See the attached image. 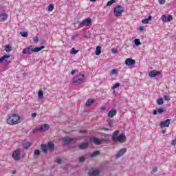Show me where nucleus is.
Returning a JSON list of instances; mask_svg holds the SVG:
<instances>
[{"instance_id": "obj_1", "label": "nucleus", "mask_w": 176, "mask_h": 176, "mask_svg": "<svg viewBox=\"0 0 176 176\" xmlns=\"http://www.w3.org/2000/svg\"><path fill=\"white\" fill-rule=\"evenodd\" d=\"M6 122L10 126H14L15 124L21 123V118L19 114L13 113L8 116Z\"/></svg>"}, {"instance_id": "obj_2", "label": "nucleus", "mask_w": 176, "mask_h": 176, "mask_svg": "<svg viewBox=\"0 0 176 176\" xmlns=\"http://www.w3.org/2000/svg\"><path fill=\"white\" fill-rule=\"evenodd\" d=\"M43 49H45V46H41L40 47L32 48V45L27 47L26 48L23 49L22 51L23 54H30L31 52L33 53H38V52H41Z\"/></svg>"}, {"instance_id": "obj_3", "label": "nucleus", "mask_w": 176, "mask_h": 176, "mask_svg": "<svg viewBox=\"0 0 176 176\" xmlns=\"http://www.w3.org/2000/svg\"><path fill=\"white\" fill-rule=\"evenodd\" d=\"M119 134V131H116L113 134V141H118V142H126V135L124 134H121L120 135H118Z\"/></svg>"}, {"instance_id": "obj_4", "label": "nucleus", "mask_w": 176, "mask_h": 176, "mask_svg": "<svg viewBox=\"0 0 176 176\" xmlns=\"http://www.w3.org/2000/svg\"><path fill=\"white\" fill-rule=\"evenodd\" d=\"M41 149L43 152H44L45 153H47V151H53V149H54V144L50 142H48L47 145L42 144Z\"/></svg>"}, {"instance_id": "obj_5", "label": "nucleus", "mask_w": 176, "mask_h": 176, "mask_svg": "<svg viewBox=\"0 0 176 176\" xmlns=\"http://www.w3.org/2000/svg\"><path fill=\"white\" fill-rule=\"evenodd\" d=\"M21 151L19 149H16L12 152V159L15 162H19L21 160Z\"/></svg>"}, {"instance_id": "obj_6", "label": "nucleus", "mask_w": 176, "mask_h": 176, "mask_svg": "<svg viewBox=\"0 0 176 176\" xmlns=\"http://www.w3.org/2000/svg\"><path fill=\"white\" fill-rule=\"evenodd\" d=\"M124 8L122 6H118L114 8V16L116 17H120L123 13Z\"/></svg>"}, {"instance_id": "obj_7", "label": "nucleus", "mask_w": 176, "mask_h": 176, "mask_svg": "<svg viewBox=\"0 0 176 176\" xmlns=\"http://www.w3.org/2000/svg\"><path fill=\"white\" fill-rule=\"evenodd\" d=\"M50 127V126H49V124H44L41 125L39 129H33L32 133H39V131H47V130H49Z\"/></svg>"}, {"instance_id": "obj_8", "label": "nucleus", "mask_w": 176, "mask_h": 176, "mask_svg": "<svg viewBox=\"0 0 176 176\" xmlns=\"http://www.w3.org/2000/svg\"><path fill=\"white\" fill-rule=\"evenodd\" d=\"M80 25H82V27H89V25H91V19L87 18V19L82 20L80 23Z\"/></svg>"}, {"instance_id": "obj_9", "label": "nucleus", "mask_w": 176, "mask_h": 176, "mask_svg": "<svg viewBox=\"0 0 176 176\" xmlns=\"http://www.w3.org/2000/svg\"><path fill=\"white\" fill-rule=\"evenodd\" d=\"M85 79V76L80 74L73 78L74 83H82Z\"/></svg>"}, {"instance_id": "obj_10", "label": "nucleus", "mask_w": 176, "mask_h": 176, "mask_svg": "<svg viewBox=\"0 0 176 176\" xmlns=\"http://www.w3.org/2000/svg\"><path fill=\"white\" fill-rule=\"evenodd\" d=\"M161 20L164 21V23H170V21H173V15H168V17L166 14H163L161 17Z\"/></svg>"}, {"instance_id": "obj_11", "label": "nucleus", "mask_w": 176, "mask_h": 176, "mask_svg": "<svg viewBox=\"0 0 176 176\" xmlns=\"http://www.w3.org/2000/svg\"><path fill=\"white\" fill-rule=\"evenodd\" d=\"M8 58H10V54H5L0 58L1 63H6V64H10V61L8 60Z\"/></svg>"}, {"instance_id": "obj_12", "label": "nucleus", "mask_w": 176, "mask_h": 176, "mask_svg": "<svg viewBox=\"0 0 176 176\" xmlns=\"http://www.w3.org/2000/svg\"><path fill=\"white\" fill-rule=\"evenodd\" d=\"M161 74L162 72H160V71L152 70L148 72V76H150V78H155V76H157Z\"/></svg>"}, {"instance_id": "obj_13", "label": "nucleus", "mask_w": 176, "mask_h": 176, "mask_svg": "<svg viewBox=\"0 0 176 176\" xmlns=\"http://www.w3.org/2000/svg\"><path fill=\"white\" fill-rule=\"evenodd\" d=\"M135 64V60L131 58H128L125 60V65L128 67H130V65H134Z\"/></svg>"}, {"instance_id": "obj_14", "label": "nucleus", "mask_w": 176, "mask_h": 176, "mask_svg": "<svg viewBox=\"0 0 176 176\" xmlns=\"http://www.w3.org/2000/svg\"><path fill=\"white\" fill-rule=\"evenodd\" d=\"M170 122H171L170 119L166 120L160 122L161 127H170Z\"/></svg>"}, {"instance_id": "obj_15", "label": "nucleus", "mask_w": 176, "mask_h": 176, "mask_svg": "<svg viewBox=\"0 0 176 176\" xmlns=\"http://www.w3.org/2000/svg\"><path fill=\"white\" fill-rule=\"evenodd\" d=\"M100 174V171L97 169H91L88 173L89 176H97Z\"/></svg>"}, {"instance_id": "obj_16", "label": "nucleus", "mask_w": 176, "mask_h": 176, "mask_svg": "<svg viewBox=\"0 0 176 176\" xmlns=\"http://www.w3.org/2000/svg\"><path fill=\"white\" fill-rule=\"evenodd\" d=\"M116 113H118V111H116V109H112L107 113V116L108 118H113V116H115Z\"/></svg>"}, {"instance_id": "obj_17", "label": "nucleus", "mask_w": 176, "mask_h": 176, "mask_svg": "<svg viewBox=\"0 0 176 176\" xmlns=\"http://www.w3.org/2000/svg\"><path fill=\"white\" fill-rule=\"evenodd\" d=\"M8 15L6 13L0 14V21L3 22L8 20Z\"/></svg>"}, {"instance_id": "obj_18", "label": "nucleus", "mask_w": 176, "mask_h": 176, "mask_svg": "<svg viewBox=\"0 0 176 176\" xmlns=\"http://www.w3.org/2000/svg\"><path fill=\"white\" fill-rule=\"evenodd\" d=\"M63 141L64 142V144H71L72 142V141H74V138H71L69 137H65L63 139Z\"/></svg>"}, {"instance_id": "obj_19", "label": "nucleus", "mask_w": 176, "mask_h": 176, "mask_svg": "<svg viewBox=\"0 0 176 176\" xmlns=\"http://www.w3.org/2000/svg\"><path fill=\"white\" fill-rule=\"evenodd\" d=\"M91 141L94 142V144H96V145H100V144H102V140L97 138H93Z\"/></svg>"}, {"instance_id": "obj_20", "label": "nucleus", "mask_w": 176, "mask_h": 176, "mask_svg": "<svg viewBox=\"0 0 176 176\" xmlns=\"http://www.w3.org/2000/svg\"><path fill=\"white\" fill-rule=\"evenodd\" d=\"M125 152H127L126 148H122V149L120 150L119 152H118L116 154V157H120V156H123V154Z\"/></svg>"}, {"instance_id": "obj_21", "label": "nucleus", "mask_w": 176, "mask_h": 176, "mask_svg": "<svg viewBox=\"0 0 176 176\" xmlns=\"http://www.w3.org/2000/svg\"><path fill=\"white\" fill-rule=\"evenodd\" d=\"M152 21V16H148L147 19H142V23H143V24H148V23H149V21Z\"/></svg>"}, {"instance_id": "obj_22", "label": "nucleus", "mask_w": 176, "mask_h": 176, "mask_svg": "<svg viewBox=\"0 0 176 176\" xmlns=\"http://www.w3.org/2000/svg\"><path fill=\"white\" fill-rule=\"evenodd\" d=\"M87 146H89V143L84 142V143H82L81 144H80L79 148H80V149H86V148H87Z\"/></svg>"}, {"instance_id": "obj_23", "label": "nucleus", "mask_w": 176, "mask_h": 176, "mask_svg": "<svg viewBox=\"0 0 176 176\" xmlns=\"http://www.w3.org/2000/svg\"><path fill=\"white\" fill-rule=\"evenodd\" d=\"M31 146V143L28 142H25L23 143V147L25 148V149H27Z\"/></svg>"}, {"instance_id": "obj_24", "label": "nucleus", "mask_w": 176, "mask_h": 176, "mask_svg": "<svg viewBox=\"0 0 176 176\" xmlns=\"http://www.w3.org/2000/svg\"><path fill=\"white\" fill-rule=\"evenodd\" d=\"M94 102V99H89L85 105L86 107H90V105H91V104H93Z\"/></svg>"}, {"instance_id": "obj_25", "label": "nucleus", "mask_w": 176, "mask_h": 176, "mask_svg": "<svg viewBox=\"0 0 176 176\" xmlns=\"http://www.w3.org/2000/svg\"><path fill=\"white\" fill-rule=\"evenodd\" d=\"M96 56H100L101 54V47L98 46L96 47Z\"/></svg>"}, {"instance_id": "obj_26", "label": "nucleus", "mask_w": 176, "mask_h": 176, "mask_svg": "<svg viewBox=\"0 0 176 176\" xmlns=\"http://www.w3.org/2000/svg\"><path fill=\"white\" fill-rule=\"evenodd\" d=\"M38 97L39 98V100H42V98H43V91L40 90L38 93Z\"/></svg>"}, {"instance_id": "obj_27", "label": "nucleus", "mask_w": 176, "mask_h": 176, "mask_svg": "<svg viewBox=\"0 0 176 176\" xmlns=\"http://www.w3.org/2000/svg\"><path fill=\"white\" fill-rule=\"evenodd\" d=\"M107 123H108L109 127H111V128L113 127V121L112 120L108 119Z\"/></svg>"}, {"instance_id": "obj_28", "label": "nucleus", "mask_w": 176, "mask_h": 176, "mask_svg": "<svg viewBox=\"0 0 176 176\" xmlns=\"http://www.w3.org/2000/svg\"><path fill=\"white\" fill-rule=\"evenodd\" d=\"M98 155H100L99 151H94L91 154V157H94V156H98Z\"/></svg>"}, {"instance_id": "obj_29", "label": "nucleus", "mask_w": 176, "mask_h": 176, "mask_svg": "<svg viewBox=\"0 0 176 176\" xmlns=\"http://www.w3.org/2000/svg\"><path fill=\"white\" fill-rule=\"evenodd\" d=\"M134 42H135V45L136 46H140V45H141V41H140L139 38H135V39L134 40Z\"/></svg>"}, {"instance_id": "obj_30", "label": "nucleus", "mask_w": 176, "mask_h": 176, "mask_svg": "<svg viewBox=\"0 0 176 176\" xmlns=\"http://www.w3.org/2000/svg\"><path fill=\"white\" fill-rule=\"evenodd\" d=\"M78 53H79V50H76L75 48H72L70 52V54H76Z\"/></svg>"}, {"instance_id": "obj_31", "label": "nucleus", "mask_w": 176, "mask_h": 176, "mask_svg": "<svg viewBox=\"0 0 176 176\" xmlns=\"http://www.w3.org/2000/svg\"><path fill=\"white\" fill-rule=\"evenodd\" d=\"M12 47L9 45H6V52L7 53H10V52H12Z\"/></svg>"}, {"instance_id": "obj_32", "label": "nucleus", "mask_w": 176, "mask_h": 176, "mask_svg": "<svg viewBox=\"0 0 176 176\" xmlns=\"http://www.w3.org/2000/svg\"><path fill=\"white\" fill-rule=\"evenodd\" d=\"M54 9V6L53 4H50L48 6V11L53 12Z\"/></svg>"}, {"instance_id": "obj_33", "label": "nucleus", "mask_w": 176, "mask_h": 176, "mask_svg": "<svg viewBox=\"0 0 176 176\" xmlns=\"http://www.w3.org/2000/svg\"><path fill=\"white\" fill-rule=\"evenodd\" d=\"M20 34L23 38H27V36H28V33L27 32H21Z\"/></svg>"}, {"instance_id": "obj_34", "label": "nucleus", "mask_w": 176, "mask_h": 176, "mask_svg": "<svg viewBox=\"0 0 176 176\" xmlns=\"http://www.w3.org/2000/svg\"><path fill=\"white\" fill-rule=\"evenodd\" d=\"M118 69H113L111 70V75H118Z\"/></svg>"}, {"instance_id": "obj_35", "label": "nucleus", "mask_w": 176, "mask_h": 176, "mask_svg": "<svg viewBox=\"0 0 176 176\" xmlns=\"http://www.w3.org/2000/svg\"><path fill=\"white\" fill-rule=\"evenodd\" d=\"M118 87H120V83L117 82L112 87V90H115V89H118Z\"/></svg>"}, {"instance_id": "obj_36", "label": "nucleus", "mask_w": 176, "mask_h": 176, "mask_svg": "<svg viewBox=\"0 0 176 176\" xmlns=\"http://www.w3.org/2000/svg\"><path fill=\"white\" fill-rule=\"evenodd\" d=\"M164 101L162 98H159L157 100V103L158 104V105H162V104H164Z\"/></svg>"}, {"instance_id": "obj_37", "label": "nucleus", "mask_w": 176, "mask_h": 176, "mask_svg": "<svg viewBox=\"0 0 176 176\" xmlns=\"http://www.w3.org/2000/svg\"><path fill=\"white\" fill-rule=\"evenodd\" d=\"M115 2H116V0H111L110 1H109L107 4V6H111V5H113V3H115Z\"/></svg>"}, {"instance_id": "obj_38", "label": "nucleus", "mask_w": 176, "mask_h": 176, "mask_svg": "<svg viewBox=\"0 0 176 176\" xmlns=\"http://www.w3.org/2000/svg\"><path fill=\"white\" fill-rule=\"evenodd\" d=\"M85 160H86V158L85 157V156H81V157L79 158V162H80V163H83V162H85Z\"/></svg>"}, {"instance_id": "obj_39", "label": "nucleus", "mask_w": 176, "mask_h": 176, "mask_svg": "<svg viewBox=\"0 0 176 176\" xmlns=\"http://www.w3.org/2000/svg\"><path fill=\"white\" fill-rule=\"evenodd\" d=\"M40 155H41V151H39V150L34 151V155L35 156H39Z\"/></svg>"}, {"instance_id": "obj_40", "label": "nucleus", "mask_w": 176, "mask_h": 176, "mask_svg": "<svg viewBox=\"0 0 176 176\" xmlns=\"http://www.w3.org/2000/svg\"><path fill=\"white\" fill-rule=\"evenodd\" d=\"M33 41H34V42H35V43H38V42L39 41V38L36 36H34L33 38Z\"/></svg>"}, {"instance_id": "obj_41", "label": "nucleus", "mask_w": 176, "mask_h": 176, "mask_svg": "<svg viewBox=\"0 0 176 176\" xmlns=\"http://www.w3.org/2000/svg\"><path fill=\"white\" fill-rule=\"evenodd\" d=\"M157 111L158 113H163V112H164V109H163L162 108H160Z\"/></svg>"}, {"instance_id": "obj_42", "label": "nucleus", "mask_w": 176, "mask_h": 176, "mask_svg": "<svg viewBox=\"0 0 176 176\" xmlns=\"http://www.w3.org/2000/svg\"><path fill=\"white\" fill-rule=\"evenodd\" d=\"M158 1L160 5H164L166 3V0H158Z\"/></svg>"}, {"instance_id": "obj_43", "label": "nucleus", "mask_w": 176, "mask_h": 176, "mask_svg": "<svg viewBox=\"0 0 176 176\" xmlns=\"http://www.w3.org/2000/svg\"><path fill=\"white\" fill-rule=\"evenodd\" d=\"M55 162H56V163H58V164H60V163H61V159H60V158H56Z\"/></svg>"}, {"instance_id": "obj_44", "label": "nucleus", "mask_w": 176, "mask_h": 176, "mask_svg": "<svg viewBox=\"0 0 176 176\" xmlns=\"http://www.w3.org/2000/svg\"><path fill=\"white\" fill-rule=\"evenodd\" d=\"M164 98L166 101H170V96H164Z\"/></svg>"}, {"instance_id": "obj_45", "label": "nucleus", "mask_w": 176, "mask_h": 176, "mask_svg": "<svg viewBox=\"0 0 176 176\" xmlns=\"http://www.w3.org/2000/svg\"><path fill=\"white\" fill-rule=\"evenodd\" d=\"M172 145L173 146L176 145V138L172 141Z\"/></svg>"}, {"instance_id": "obj_46", "label": "nucleus", "mask_w": 176, "mask_h": 176, "mask_svg": "<svg viewBox=\"0 0 176 176\" xmlns=\"http://www.w3.org/2000/svg\"><path fill=\"white\" fill-rule=\"evenodd\" d=\"M100 109H101L102 111H105V109H107V107H106L105 106H102V107H100Z\"/></svg>"}, {"instance_id": "obj_47", "label": "nucleus", "mask_w": 176, "mask_h": 176, "mask_svg": "<svg viewBox=\"0 0 176 176\" xmlns=\"http://www.w3.org/2000/svg\"><path fill=\"white\" fill-rule=\"evenodd\" d=\"M32 118H36V113H32Z\"/></svg>"}, {"instance_id": "obj_48", "label": "nucleus", "mask_w": 176, "mask_h": 176, "mask_svg": "<svg viewBox=\"0 0 176 176\" xmlns=\"http://www.w3.org/2000/svg\"><path fill=\"white\" fill-rule=\"evenodd\" d=\"M144 26H140V28H139V30H140V31H144Z\"/></svg>"}, {"instance_id": "obj_49", "label": "nucleus", "mask_w": 176, "mask_h": 176, "mask_svg": "<svg viewBox=\"0 0 176 176\" xmlns=\"http://www.w3.org/2000/svg\"><path fill=\"white\" fill-rule=\"evenodd\" d=\"M153 173H157V168H154L153 169Z\"/></svg>"}, {"instance_id": "obj_50", "label": "nucleus", "mask_w": 176, "mask_h": 176, "mask_svg": "<svg viewBox=\"0 0 176 176\" xmlns=\"http://www.w3.org/2000/svg\"><path fill=\"white\" fill-rule=\"evenodd\" d=\"M157 110H154L153 111V115H157Z\"/></svg>"}, {"instance_id": "obj_51", "label": "nucleus", "mask_w": 176, "mask_h": 176, "mask_svg": "<svg viewBox=\"0 0 176 176\" xmlns=\"http://www.w3.org/2000/svg\"><path fill=\"white\" fill-rule=\"evenodd\" d=\"M102 130H104V131H109V129L108 128H103Z\"/></svg>"}, {"instance_id": "obj_52", "label": "nucleus", "mask_w": 176, "mask_h": 176, "mask_svg": "<svg viewBox=\"0 0 176 176\" xmlns=\"http://www.w3.org/2000/svg\"><path fill=\"white\" fill-rule=\"evenodd\" d=\"M71 74H72V75H74L75 74V70H72Z\"/></svg>"}, {"instance_id": "obj_53", "label": "nucleus", "mask_w": 176, "mask_h": 176, "mask_svg": "<svg viewBox=\"0 0 176 176\" xmlns=\"http://www.w3.org/2000/svg\"><path fill=\"white\" fill-rule=\"evenodd\" d=\"M80 133H83L86 134V131H80Z\"/></svg>"}, {"instance_id": "obj_54", "label": "nucleus", "mask_w": 176, "mask_h": 176, "mask_svg": "<svg viewBox=\"0 0 176 176\" xmlns=\"http://www.w3.org/2000/svg\"><path fill=\"white\" fill-rule=\"evenodd\" d=\"M90 2H96L97 0H89Z\"/></svg>"}, {"instance_id": "obj_55", "label": "nucleus", "mask_w": 176, "mask_h": 176, "mask_svg": "<svg viewBox=\"0 0 176 176\" xmlns=\"http://www.w3.org/2000/svg\"><path fill=\"white\" fill-rule=\"evenodd\" d=\"M12 174H16V170H14V171L12 172Z\"/></svg>"}, {"instance_id": "obj_56", "label": "nucleus", "mask_w": 176, "mask_h": 176, "mask_svg": "<svg viewBox=\"0 0 176 176\" xmlns=\"http://www.w3.org/2000/svg\"><path fill=\"white\" fill-rule=\"evenodd\" d=\"M162 133L163 134H164L166 133V131H163Z\"/></svg>"}]
</instances>
